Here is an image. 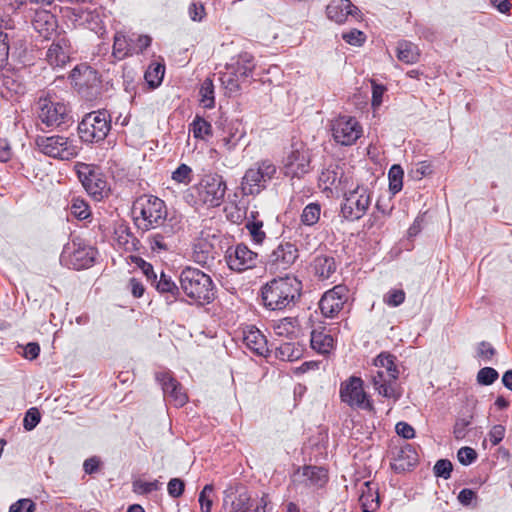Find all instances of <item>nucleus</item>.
Instances as JSON below:
<instances>
[{"instance_id":"b1692460","label":"nucleus","mask_w":512,"mask_h":512,"mask_svg":"<svg viewBox=\"0 0 512 512\" xmlns=\"http://www.w3.org/2000/svg\"><path fill=\"white\" fill-rule=\"evenodd\" d=\"M33 27L44 39H50L56 33L57 19L52 13L43 10L36 13Z\"/></svg>"},{"instance_id":"09e8293b","label":"nucleus","mask_w":512,"mask_h":512,"mask_svg":"<svg viewBox=\"0 0 512 512\" xmlns=\"http://www.w3.org/2000/svg\"><path fill=\"white\" fill-rule=\"evenodd\" d=\"M498 372L491 367H484L477 373V382L481 385H491L498 379Z\"/></svg>"},{"instance_id":"e433bc0d","label":"nucleus","mask_w":512,"mask_h":512,"mask_svg":"<svg viewBox=\"0 0 512 512\" xmlns=\"http://www.w3.org/2000/svg\"><path fill=\"white\" fill-rule=\"evenodd\" d=\"M164 72V65L160 63H152L146 70L144 78L150 87L155 88L161 84Z\"/></svg>"},{"instance_id":"58836bf2","label":"nucleus","mask_w":512,"mask_h":512,"mask_svg":"<svg viewBox=\"0 0 512 512\" xmlns=\"http://www.w3.org/2000/svg\"><path fill=\"white\" fill-rule=\"evenodd\" d=\"M200 102L205 108H212L215 104L214 85L210 78H206L200 87Z\"/></svg>"},{"instance_id":"aec40b11","label":"nucleus","mask_w":512,"mask_h":512,"mask_svg":"<svg viewBox=\"0 0 512 512\" xmlns=\"http://www.w3.org/2000/svg\"><path fill=\"white\" fill-rule=\"evenodd\" d=\"M310 170V156L306 150H294L286 158L284 173L291 178H300Z\"/></svg>"},{"instance_id":"4c0bfd02","label":"nucleus","mask_w":512,"mask_h":512,"mask_svg":"<svg viewBox=\"0 0 512 512\" xmlns=\"http://www.w3.org/2000/svg\"><path fill=\"white\" fill-rule=\"evenodd\" d=\"M371 485L372 483L365 482L364 486L366 487L367 491L363 490L360 496V501L364 512H373L379 507V497L377 494L374 496L371 493Z\"/></svg>"},{"instance_id":"f8f14e48","label":"nucleus","mask_w":512,"mask_h":512,"mask_svg":"<svg viewBox=\"0 0 512 512\" xmlns=\"http://www.w3.org/2000/svg\"><path fill=\"white\" fill-rule=\"evenodd\" d=\"M340 398L352 408L371 409L372 405L368 400V396L363 388L361 378L351 376L341 383Z\"/></svg>"},{"instance_id":"6ab92c4d","label":"nucleus","mask_w":512,"mask_h":512,"mask_svg":"<svg viewBox=\"0 0 512 512\" xmlns=\"http://www.w3.org/2000/svg\"><path fill=\"white\" fill-rule=\"evenodd\" d=\"M326 13L330 20L338 24L345 23L349 16L357 20L361 18V11L350 0H331Z\"/></svg>"},{"instance_id":"20e7f679","label":"nucleus","mask_w":512,"mask_h":512,"mask_svg":"<svg viewBox=\"0 0 512 512\" xmlns=\"http://www.w3.org/2000/svg\"><path fill=\"white\" fill-rule=\"evenodd\" d=\"M133 213L139 228L154 229L163 224L167 209L163 200L156 196H142L133 205Z\"/></svg>"},{"instance_id":"c85d7f7f","label":"nucleus","mask_w":512,"mask_h":512,"mask_svg":"<svg viewBox=\"0 0 512 512\" xmlns=\"http://www.w3.org/2000/svg\"><path fill=\"white\" fill-rule=\"evenodd\" d=\"M311 347L320 354H328L334 349L333 337L324 331H312Z\"/></svg>"},{"instance_id":"1a4fd4ad","label":"nucleus","mask_w":512,"mask_h":512,"mask_svg":"<svg viewBox=\"0 0 512 512\" xmlns=\"http://www.w3.org/2000/svg\"><path fill=\"white\" fill-rule=\"evenodd\" d=\"M37 117L47 127H59L70 119L67 105L51 95L39 98Z\"/></svg>"},{"instance_id":"f03ea898","label":"nucleus","mask_w":512,"mask_h":512,"mask_svg":"<svg viewBox=\"0 0 512 512\" xmlns=\"http://www.w3.org/2000/svg\"><path fill=\"white\" fill-rule=\"evenodd\" d=\"M395 360V356L390 353H380L374 359L376 370L371 372V381L380 395L397 401L401 393L397 389L399 370Z\"/></svg>"},{"instance_id":"473e14b6","label":"nucleus","mask_w":512,"mask_h":512,"mask_svg":"<svg viewBox=\"0 0 512 512\" xmlns=\"http://www.w3.org/2000/svg\"><path fill=\"white\" fill-rule=\"evenodd\" d=\"M302 348L300 345L286 342L276 348V357L283 361H295L298 360L302 355Z\"/></svg>"},{"instance_id":"37998d69","label":"nucleus","mask_w":512,"mask_h":512,"mask_svg":"<svg viewBox=\"0 0 512 512\" xmlns=\"http://www.w3.org/2000/svg\"><path fill=\"white\" fill-rule=\"evenodd\" d=\"M116 235L119 245L123 246L125 250L132 251L137 249L139 241L127 228H120L116 231Z\"/></svg>"},{"instance_id":"e2e57ef3","label":"nucleus","mask_w":512,"mask_h":512,"mask_svg":"<svg viewBox=\"0 0 512 512\" xmlns=\"http://www.w3.org/2000/svg\"><path fill=\"white\" fill-rule=\"evenodd\" d=\"M35 503L31 499H20L11 505L9 512H33Z\"/></svg>"},{"instance_id":"9d476101","label":"nucleus","mask_w":512,"mask_h":512,"mask_svg":"<svg viewBox=\"0 0 512 512\" xmlns=\"http://www.w3.org/2000/svg\"><path fill=\"white\" fill-rule=\"evenodd\" d=\"M195 189L200 202L210 207H218L224 200L227 186L221 175L206 174Z\"/></svg>"},{"instance_id":"ea45409f","label":"nucleus","mask_w":512,"mask_h":512,"mask_svg":"<svg viewBox=\"0 0 512 512\" xmlns=\"http://www.w3.org/2000/svg\"><path fill=\"white\" fill-rule=\"evenodd\" d=\"M245 228L248 230L255 244L261 245L264 242L266 233L263 230V221L257 219L248 220L245 224Z\"/></svg>"},{"instance_id":"4d7b16f0","label":"nucleus","mask_w":512,"mask_h":512,"mask_svg":"<svg viewBox=\"0 0 512 512\" xmlns=\"http://www.w3.org/2000/svg\"><path fill=\"white\" fill-rule=\"evenodd\" d=\"M457 458L462 465H470L476 460L477 453L471 447H462L458 450Z\"/></svg>"},{"instance_id":"c756f323","label":"nucleus","mask_w":512,"mask_h":512,"mask_svg":"<svg viewBox=\"0 0 512 512\" xmlns=\"http://www.w3.org/2000/svg\"><path fill=\"white\" fill-rule=\"evenodd\" d=\"M313 269L315 275L320 279L324 280L330 278V276L336 271L334 258L326 255H319L315 257L313 261Z\"/></svg>"},{"instance_id":"6e6552de","label":"nucleus","mask_w":512,"mask_h":512,"mask_svg":"<svg viewBox=\"0 0 512 512\" xmlns=\"http://www.w3.org/2000/svg\"><path fill=\"white\" fill-rule=\"evenodd\" d=\"M76 171L82 186L90 197L101 201L109 196L110 186L106 176L99 168L86 163H77Z\"/></svg>"},{"instance_id":"cd10ccee","label":"nucleus","mask_w":512,"mask_h":512,"mask_svg":"<svg viewBox=\"0 0 512 512\" xmlns=\"http://www.w3.org/2000/svg\"><path fill=\"white\" fill-rule=\"evenodd\" d=\"M192 257L198 264L205 265L213 260V245L208 239L199 237L193 243Z\"/></svg>"},{"instance_id":"bf43d9fd","label":"nucleus","mask_w":512,"mask_h":512,"mask_svg":"<svg viewBox=\"0 0 512 512\" xmlns=\"http://www.w3.org/2000/svg\"><path fill=\"white\" fill-rule=\"evenodd\" d=\"M471 424V419L468 418H460L457 419L453 428L454 437L457 440H461L465 438L467 434V428Z\"/></svg>"},{"instance_id":"5fc2aeb1","label":"nucleus","mask_w":512,"mask_h":512,"mask_svg":"<svg viewBox=\"0 0 512 512\" xmlns=\"http://www.w3.org/2000/svg\"><path fill=\"white\" fill-rule=\"evenodd\" d=\"M342 38L350 45L361 46L365 40V34L357 29H352L347 33L342 34Z\"/></svg>"},{"instance_id":"7ed1b4c3","label":"nucleus","mask_w":512,"mask_h":512,"mask_svg":"<svg viewBox=\"0 0 512 512\" xmlns=\"http://www.w3.org/2000/svg\"><path fill=\"white\" fill-rule=\"evenodd\" d=\"M181 289L185 295L199 303H210L215 297V287L209 275L203 271L186 267L180 277Z\"/></svg>"},{"instance_id":"72a5a7b5","label":"nucleus","mask_w":512,"mask_h":512,"mask_svg":"<svg viewBox=\"0 0 512 512\" xmlns=\"http://www.w3.org/2000/svg\"><path fill=\"white\" fill-rule=\"evenodd\" d=\"M320 216L321 205L319 203H309L300 215V222L304 226L312 227L319 222Z\"/></svg>"},{"instance_id":"de8ad7c7","label":"nucleus","mask_w":512,"mask_h":512,"mask_svg":"<svg viewBox=\"0 0 512 512\" xmlns=\"http://www.w3.org/2000/svg\"><path fill=\"white\" fill-rule=\"evenodd\" d=\"M214 487L212 484H206L199 494V504L202 512H211L212 499L211 494L213 493Z\"/></svg>"},{"instance_id":"9b49d317","label":"nucleus","mask_w":512,"mask_h":512,"mask_svg":"<svg viewBox=\"0 0 512 512\" xmlns=\"http://www.w3.org/2000/svg\"><path fill=\"white\" fill-rule=\"evenodd\" d=\"M371 204V195L367 188L357 186L353 191L345 195L344 203L341 205L342 216L355 221L365 215Z\"/></svg>"},{"instance_id":"052dcab7","label":"nucleus","mask_w":512,"mask_h":512,"mask_svg":"<svg viewBox=\"0 0 512 512\" xmlns=\"http://www.w3.org/2000/svg\"><path fill=\"white\" fill-rule=\"evenodd\" d=\"M150 247L153 251H167L169 246L165 237L160 233H155L149 237Z\"/></svg>"},{"instance_id":"49530a36","label":"nucleus","mask_w":512,"mask_h":512,"mask_svg":"<svg viewBox=\"0 0 512 512\" xmlns=\"http://www.w3.org/2000/svg\"><path fill=\"white\" fill-rule=\"evenodd\" d=\"M156 379L161 384L163 393L166 397H168L179 384V382L172 377L170 372L166 371L156 373Z\"/></svg>"},{"instance_id":"f3484780","label":"nucleus","mask_w":512,"mask_h":512,"mask_svg":"<svg viewBox=\"0 0 512 512\" xmlns=\"http://www.w3.org/2000/svg\"><path fill=\"white\" fill-rule=\"evenodd\" d=\"M347 301V288L343 285H336L324 293L319 301V308L323 316L335 317Z\"/></svg>"},{"instance_id":"393cba45","label":"nucleus","mask_w":512,"mask_h":512,"mask_svg":"<svg viewBox=\"0 0 512 512\" xmlns=\"http://www.w3.org/2000/svg\"><path fill=\"white\" fill-rule=\"evenodd\" d=\"M255 67V59L248 52L240 53L236 59H232L231 63L226 65V68L235 70L238 77L243 78V80L252 76Z\"/></svg>"},{"instance_id":"3c124183","label":"nucleus","mask_w":512,"mask_h":512,"mask_svg":"<svg viewBox=\"0 0 512 512\" xmlns=\"http://www.w3.org/2000/svg\"><path fill=\"white\" fill-rule=\"evenodd\" d=\"M453 470V465L451 461L448 459H440L438 460L434 467L433 472L436 477H441L445 480L449 479L451 477V473Z\"/></svg>"},{"instance_id":"8fccbe9b","label":"nucleus","mask_w":512,"mask_h":512,"mask_svg":"<svg viewBox=\"0 0 512 512\" xmlns=\"http://www.w3.org/2000/svg\"><path fill=\"white\" fill-rule=\"evenodd\" d=\"M160 486L158 480L146 482L139 479L133 482V491L137 494H149L160 489Z\"/></svg>"},{"instance_id":"4468645a","label":"nucleus","mask_w":512,"mask_h":512,"mask_svg":"<svg viewBox=\"0 0 512 512\" xmlns=\"http://www.w3.org/2000/svg\"><path fill=\"white\" fill-rule=\"evenodd\" d=\"M225 259L228 267L236 272L253 269L259 262L258 253L242 243L230 247L226 252Z\"/></svg>"},{"instance_id":"4be33fe9","label":"nucleus","mask_w":512,"mask_h":512,"mask_svg":"<svg viewBox=\"0 0 512 512\" xmlns=\"http://www.w3.org/2000/svg\"><path fill=\"white\" fill-rule=\"evenodd\" d=\"M243 342L256 355L266 357L270 353L265 335L255 326H248L243 331Z\"/></svg>"},{"instance_id":"39448f33","label":"nucleus","mask_w":512,"mask_h":512,"mask_svg":"<svg viewBox=\"0 0 512 512\" xmlns=\"http://www.w3.org/2000/svg\"><path fill=\"white\" fill-rule=\"evenodd\" d=\"M35 145L44 155L62 161L74 159L79 152L75 140L62 135L37 136Z\"/></svg>"},{"instance_id":"7c9ffc66","label":"nucleus","mask_w":512,"mask_h":512,"mask_svg":"<svg viewBox=\"0 0 512 512\" xmlns=\"http://www.w3.org/2000/svg\"><path fill=\"white\" fill-rule=\"evenodd\" d=\"M420 52L418 47L409 41H400L397 45V58L406 63L413 64L418 61Z\"/></svg>"},{"instance_id":"412c9836","label":"nucleus","mask_w":512,"mask_h":512,"mask_svg":"<svg viewBox=\"0 0 512 512\" xmlns=\"http://www.w3.org/2000/svg\"><path fill=\"white\" fill-rule=\"evenodd\" d=\"M70 41L65 36H58L46 53V60L52 67H64L70 61Z\"/></svg>"},{"instance_id":"2f4dec72","label":"nucleus","mask_w":512,"mask_h":512,"mask_svg":"<svg viewBox=\"0 0 512 512\" xmlns=\"http://www.w3.org/2000/svg\"><path fill=\"white\" fill-rule=\"evenodd\" d=\"M189 131L192 132L194 138L199 140H207L213 132L211 123L199 115L193 119Z\"/></svg>"},{"instance_id":"2eb2a0df","label":"nucleus","mask_w":512,"mask_h":512,"mask_svg":"<svg viewBox=\"0 0 512 512\" xmlns=\"http://www.w3.org/2000/svg\"><path fill=\"white\" fill-rule=\"evenodd\" d=\"M251 500V495L244 486H229L224 491L223 508L227 512H249L252 507Z\"/></svg>"},{"instance_id":"864d4df0","label":"nucleus","mask_w":512,"mask_h":512,"mask_svg":"<svg viewBox=\"0 0 512 512\" xmlns=\"http://www.w3.org/2000/svg\"><path fill=\"white\" fill-rule=\"evenodd\" d=\"M9 37L7 33L0 31V70L8 63Z\"/></svg>"},{"instance_id":"423d86ee","label":"nucleus","mask_w":512,"mask_h":512,"mask_svg":"<svg viewBox=\"0 0 512 512\" xmlns=\"http://www.w3.org/2000/svg\"><path fill=\"white\" fill-rule=\"evenodd\" d=\"M111 129L110 116L105 110L93 111L85 115L78 125V134L86 143L103 141Z\"/></svg>"},{"instance_id":"a19ab883","label":"nucleus","mask_w":512,"mask_h":512,"mask_svg":"<svg viewBox=\"0 0 512 512\" xmlns=\"http://www.w3.org/2000/svg\"><path fill=\"white\" fill-rule=\"evenodd\" d=\"M70 211L73 216L79 220H85L90 217L91 211L88 203L80 198L73 197L71 200Z\"/></svg>"},{"instance_id":"13d9d810","label":"nucleus","mask_w":512,"mask_h":512,"mask_svg":"<svg viewBox=\"0 0 512 512\" xmlns=\"http://www.w3.org/2000/svg\"><path fill=\"white\" fill-rule=\"evenodd\" d=\"M185 488V483L180 478H172L167 485L168 494L173 498L180 497Z\"/></svg>"},{"instance_id":"774afa93","label":"nucleus","mask_w":512,"mask_h":512,"mask_svg":"<svg viewBox=\"0 0 512 512\" xmlns=\"http://www.w3.org/2000/svg\"><path fill=\"white\" fill-rule=\"evenodd\" d=\"M395 428L397 434L405 439H411L415 435L414 428L406 422H398Z\"/></svg>"},{"instance_id":"603ef678","label":"nucleus","mask_w":512,"mask_h":512,"mask_svg":"<svg viewBox=\"0 0 512 512\" xmlns=\"http://www.w3.org/2000/svg\"><path fill=\"white\" fill-rule=\"evenodd\" d=\"M172 179L177 183L187 185L192 180V169L186 164H181L172 173Z\"/></svg>"},{"instance_id":"79ce46f5","label":"nucleus","mask_w":512,"mask_h":512,"mask_svg":"<svg viewBox=\"0 0 512 512\" xmlns=\"http://www.w3.org/2000/svg\"><path fill=\"white\" fill-rule=\"evenodd\" d=\"M403 169L400 165H393L388 173V179H389V189L393 194L398 193L401 191L403 187Z\"/></svg>"},{"instance_id":"dca6fc26","label":"nucleus","mask_w":512,"mask_h":512,"mask_svg":"<svg viewBox=\"0 0 512 512\" xmlns=\"http://www.w3.org/2000/svg\"><path fill=\"white\" fill-rule=\"evenodd\" d=\"M298 256V248L294 243L281 241L269 254L268 265L274 270H286Z\"/></svg>"},{"instance_id":"338daca9","label":"nucleus","mask_w":512,"mask_h":512,"mask_svg":"<svg viewBox=\"0 0 512 512\" xmlns=\"http://www.w3.org/2000/svg\"><path fill=\"white\" fill-rule=\"evenodd\" d=\"M505 436V427L503 425H494L489 432V440L493 446L498 445Z\"/></svg>"},{"instance_id":"f704fd0d","label":"nucleus","mask_w":512,"mask_h":512,"mask_svg":"<svg viewBox=\"0 0 512 512\" xmlns=\"http://www.w3.org/2000/svg\"><path fill=\"white\" fill-rule=\"evenodd\" d=\"M220 80L226 91L230 94L239 92L241 83L245 81L243 78L238 77L235 70L228 68L221 74Z\"/></svg>"},{"instance_id":"0eeeda50","label":"nucleus","mask_w":512,"mask_h":512,"mask_svg":"<svg viewBox=\"0 0 512 512\" xmlns=\"http://www.w3.org/2000/svg\"><path fill=\"white\" fill-rule=\"evenodd\" d=\"M276 174V166L269 160L255 163L246 170L241 180L243 195H257Z\"/></svg>"},{"instance_id":"c03bdc74","label":"nucleus","mask_w":512,"mask_h":512,"mask_svg":"<svg viewBox=\"0 0 512 512\" xmlns=\"http://www.w3.org/2000/svg\"><path fill=\"white\" fill-rule=\"evenodd\" d=\"M158 292L164 294L168 293L172 296H176L179 293V289L171 277L165 275L163 272L160 275L159 280L156 279L154 282Z\"/></svg>"},{"instance_id":"680f3d73","label":"nucleus","mask_w":512,"mask_h":512,"mask_svg":"<svg viewBox=\"0 0 512 512\" xmlns=\"http://www.w3.org/2000/svg\"><path fill=\"white\" fill-rule=\"evenodd\" d=\"M168 398L169 401L172 402L176 407L183 406L188 400V397L180 383L178 384V387H176V389L170 393Z\"/></svg>"},{"instance_id":"69168bd1","label":"nucleus","mask_w":512,"mask_h":512,"mask_svg":"<svg viewBox=\"0 0 512 512\" xmlns=\"http://www.w3.org/2000/svg\"><path fill=\"white\" fill-rule=\"evenodd\" d=\"M386 88L372 81V106L378 108L382 104V97Z\"/></svg>"},{"instance_id":"5701e85b","label":"nucleus","mask_w":512,"mask_h":512,"mask_svg":"<svg viewBox=\"0 0 512 512\" xmlns=\"http://www.w3.org/2000/svg\"><path fill=\"white\" fill-rule=\"evenodd\" d=\"M418 457L415 449L406 444L401 447L392 459L391 467L394 471L401 473L410 470L417 464Z\"/></svg>"},{"instance_id":"c9c22d12","label":"nucleus","mask_w":512,"mask_h":512,"mask_svg":"<svg viewBox=\"0 0 512 512\" xmlns=\"http://www.w3.org/2000/svg\"><path fill=\"white\" fill-rule=\"evenodd\" d=\"M133 48L131 47L128 39L122 33H116L114 36L113 55L118 59H123L129 54H132Z\"/></svg>"},{"instance_id":"bb28decb","label":"nucleus","mask_w":512,"mask_h":512,"mask_svg":"<svg viewBox=\"0 0 512 512\" xmlns=\"http://www.w3.org/2000/svg\"><path fill=\"white\" fill-rule=\"evenodd\" d=\"M95 260V250L91 247L74 249L69 256V263L76 270L90 267Z\"/></svg>"},{"instance_id":"0e129e2a","label":"nucleus","mask_w":512,"mask_h":512,"mask_svg":"<svg viewBox=\"0 0 512 512\" xmlns=\"http://www.w3.org/2000/svg\"><path fill=\"white\" fill-rule=\"evenodd\" d=\"M189 16L192 21L200 22L203 20V18L206 15L205 8L203 4L193 2L190 4L189 9Z\"/></svg>"},{"instance_id":"6e6d98bb","label":"nucleus","mask_w":512,"mask_h":512,"mask_svg":"<svg viewBox=\"0 0 512 512\" xmlns=\"http://www.w3.org/2000/svg\"><path fill=\"white\" fill-rule=\"evenodd\" d=\"M40 422V413L36 408L29 409L24 417L23 425L27 431L33 430Z\"/></svg>"},{"instance_id":"a18cd8bd","label":"nucleus","mask_w":512,"mask_h":512,"mask_svg":"<svg viewBox=\"0 0 512 512\" xmlns=\"http://www.w3.org/2000/svg\"><path fill=\"white\" fill-rule=\"evenodd\" d=\"M406 293L403 289L392 288L383 295V302L389 307H398L404 303Z\"/></svg>"},{"instance_id":"ddd939ff","label":"nucleus","mask_w":512,"mask_h":512,"mask_svg":"<svg viewBox=\"0 0 512 512\" xmlns=\"http://www.w3.org/2000/svg\"><path fill=\"white\" fill-rule=\"evenodd\" d=\"M333 138L342 145H351L362 134V127L359 122L351 116H339L331 123Z\"/></svg>"},{"instance_id":"a211bd4d","label":"nucleus","mask_w":512,"mask_h":512,"mask_svg":"<svg viewBox=\"0 0 512 512\" xmlns=\"http://www.w3.org/2000/svg\"><path fill=\"white\" fill-rule=\"evenodd\" d=\"M328 480L327 471L322 467L304 466L297 469L292 476V482L305 487H323Z\"/></svg>"},{"instance_id":"f257e3e1","label":"nucleus","mask_w":512,"mask_h":512,"mask_svg":"<svg viewBox=\"0 0 512 512\" xmlns=\"http://www.w3.org/2000/svg\"><path fill=\"white\" fill-rule=\"evenodd\" d=\"M302 283L295 276L274 278L261 289L263 305L272 311L294 306L300 299Z\"/></svg>"},{"instance_id":"a878e982","label":"nucleus","mask_w":512,"mask_h":512,"mask_svg":"<svg viewBox=\"0 0 512 512\" xmlns=\"http://www.w3.org/2000/svg\"><path fill=\"white\" fill-rule=\"evenodd\" d=\"M271 328L275 335L293 339L297 336L299 321L296 317H285L272 321Z\"/></svg>"}]
</instances>
